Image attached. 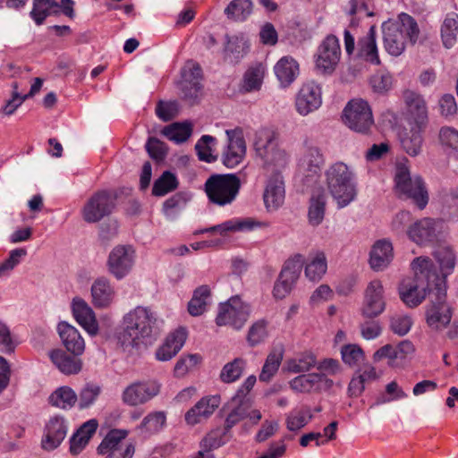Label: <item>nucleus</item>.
I'll list each match as a JSON object with an SVG mask.
<instances>
[{"mask_svg": "<svg viewBox=\"0 0 458 458\" xmlns=\"http://www.w3.org/2000/svg\"><path fill=\"white\" fill-rule=\"evenodd\" d=\"M156 315L147 307L138 306L124 315L122 329L117 335L118 344L124 349L140 344L141 339L153 335Z\"/></svg>", "mask_w": 458, "mask_h": 458, "instance_id": "nucleus-1", "label": "nucleus"}, {"mask_svg": "<svg viewBox=\"0 0 458 458\" xmlns=\"http://www.w3.org/2000/svg\"><path fill=\"white\" fill-rule=\"evenodd\" d=\"M326 185L339 208L352 202L357 196L355 173L345 163L338 161L325 172Z\"/></svg>", "mask_w": 458, "mask_h": 458, "instance_id": "nucleus-2", "label": "nucleus"}, {"mask_svg": "<svg viewBox=\"0 0 458 458\" xmlns=\"http://www.w3.org/2000/svg\"><path fill=\"white\" fill-rule=\"evenodd\" d=\"M382 30L384 47L393 56H399L403 53L407 38L411 45H414L420 36L417 21L405 13L399 15L397 21L384 22Z\"/></svg>", "mask_w": 458, "mask_h": 458, "instance_id": "nucleus-3", "label": "nucleus"}, {"mask_svg": "<svg viewBox=\"0 0 458 458\" xmlns=\"http://www.w3.org/2000/svg\"><path fill=\"white\" fill-rule=\"evenodd\" d=\"M241 180L235 174H212L205 182L210 202L218 206L231 204L239 194Z\"/></svg>", "mask_w": 458, "mask_h": 458, "instance_id": "nucleus-4", "label": "nucleus"}, {"mask_svg": "<svg viewBox=\"0 0 458 458\" xmlns=\"http://www.w3.org/2000/svg\"><path fill=\"white\" fill-rule=\"evenodd\" d=\"M397 193L405 199H411L420 209H423L428 202V194L420 176H411L405 163H398L394 175Z\"/></svg>", "mask_w": 458, "mask_h": 458, "instance_id": "nucleus-5", "label": "nucleus"}, {"mask_svg": "<svg viewBox=\"0 0 458 458\" xmlns=\"http://www.w3.org/2000/svg\"><path fill=\"white\" fill-rule=\"evenodd\" d=\"M428 297L429 303L425 311L426 323L432 331H443L451 323L453 316V309L446 302V291L436 286L428 292Z\"/></svg>", "mask_w": 458, "mask_h": 458, "instance_id": "nucleus-6", "label": "nucleus"}, {"mask_svg": "<svg viewBox=\"0 0 458 458\" xmlns=\"http://www.w3.org/2000/svg\"><path fill=\"white\" fill-rule=\"evenodd\" d=\"M343 121L351 130L367 134L374 124L370 106L363 99H352L343 111Z\"/></svg>", "mask_w": 458, "mask_h": 458, "instance_id": "nucleus-7", "label": "nucleus"}, {"mask_svg": "<svg viewBox=\"0 0 458 458\" xmlns=\"http://www.w3.org/2000/svg\"><path fill=\"white\" fill-rule=\"evenodd\" d=\"M305 263L301 254H295L288 259L275 283L273 295L276 299L285 298L294 287Z\"/></svg>", "mask_w": 458, "mask_h": 458, "instance_id": "nucleus-8", "label": "nucleus"}, {"mask_svg": "<svg viewBox=\"0 0 458 458\" xmlns=\"http://www.w3.org/2000/svg\"><path fill=\"white\" fill-rule=\"evenodd\" d=\"M250 314V306L238 296H234L227 302L220 304L216 323L217 326L229 325L235 329H241L248 320Z\"/></svg>", "mask_w": 458, "mask_h": 458, "instance_id": "nucleus-9", "label": "nucleus"}, {"mask_svg": "<svg viewBox=\"0 0 458 458\" xmlns=\"http://www.w3.org/2000/svg\"><path fill=\"white\" fill-rule=\"evenodd\" d=\"M135 262V251L130 245H117L109 253L107 271L117 280H122L131 271Z\"/></svg>", "mask_w": 458, "mask_h": 458, "instance_id": "nucleus-10", "label": "nucleus"}, {"mask_svg": "<svg viewBox=\"0 0 458 458\" xmlns=\"http://www.w3.org/2000/svg\"><path fill=\"white\" fill-rule=\"evenodd\" d=\"M115 197L107 191L92 195L82 208V217L87 223H97L109 216L114 208Z\"/></svg>", "mask_w": 458, "mask_h": 458, "instance_id": "nucleus-11", "label": "nucleus"}, {"mask_svg": "<svg viewBox=\"0 0 458 458\" xmlns=\"http://www.w3.org/2000/svg\"><path fill=\"white\" fill-rule=\"evenodd\" d=\"M442 229V221L430 217L421 218L413 223L407 234L411 241L420 246L434 244L438 241Z\"/></svg>", "mask_w": 458, "mask_h": 458, "instance_id": "nucleus-12", "label": "nucleus"}, {"mask_svg": "<svg viewBox=\"0 0 458 458\" xmlns=\"http://www.w3.org/2000/svg\"><path fill=\"white\" fill-rule=\"evenodd\" d=\"M128 436L125 429H111L103 438L98 447L99 454H108L106 458H132L135 453V446L132 443L125 445L122 450V441Z\"/></svg>", "mask_w": 458, "mask_h": 458, "instance_id": "nucleus-13", "label": "nucleus"}, {"mask_svg": "<svg viewBox=\"0 0 458 458\" xmlns=\"http://www.w3.org/2000/svg\"><path fill=\"white\" fill-rule=\"evenodd\" d=\"M159 392L160 384L157 381H136L124 388L122 401L128 406H138L148 403Z\"/></svg>", "mask_w": 458, "mask_h": 458, "instance_id": "nucleus-14", "label": "nucleus"}, {"mask_svg": "<svg viewBox=\"0 0 458 458\" xmlns=\"http://www.w3.org/2000/svg\"><path fill=\"white\" fill-rule=\"evenodd\" d=\"M228 143L222 154V162L227 168H234L243 160L246 154V143L242 130L236 128L226 130Z\"/></svg>", "mask_w": 458, "mask_h": 458, "instance_id": "nucleus-15", "label": "nucleus"}, {"mask_svg": "<svg viewBox=\"0 0 458 458\" xmlns=\"http://www.w3.org/2000/svg\"><path fill=\"white\" fill-rule=\"evenodd\" d=\"M386 309L383 297V285L380 281H371L366 288L362 307L360 309L363 318H375Z\"/></svg>", "mask_w": 458, "mask_h": 458, "instance_id": "nucleus-16", "label": "nucleus"}, {"mask_svg": "<svg viewBox=\"0 0 458 458\" xmlns=\"http://www.w3.org/2000/svg\"><path fill=\"white\" fill-rule=\"evenodd\" d=\"M334 382L325 373H309L295 377L290 381V387L298 393L327 391Z\"/></svg>", "mask_w": 458, "mask_h": 458, "instance_id": "nucleus-17", "label": "nucleus"}, {"mask_svg": "<svg viewBox=\"0 0 458 458\" xmlns=\"http://www.w3.org/2000/svg\"><path fill=\"white\" fill-rule=\"evenodd\" d=\"M340 55L341 51L338 38L334 35H329L318 47L316 65L324 72H331L338 64Z\"/></svg>", "mask_w": 458, "mask_h": 458, "instance_id": "nucleus-18", "label": "nucleus"}, {"mask_svg": "<svg viewBox=\"0 0 458 458\" xmlns=\"http://www.w3.org/2000/svg\"><path fill=\"white\" fill-rule=\"evenodd\" d=\"M322 103L321 89L314 81H310L302 85L296 97V109L301 115L317 110Z\"/></svg>", "mask_w": 458, "mask_h": 458, "instance_id": "nucleus-19", "label": "nucleus"}, {"mask_svg": "<svg viewBox=\"0 0 458 458\" xmlns=\"http://www.w3.org/2000/svg\"><path fill=\"white\" fill-rule=\"evenodd\" d=\"M268 223L259 221L252 217L233 218L222 224L206 228L201 233L217 232L221 235H226L228 233L250 232L256 228L268 227Z\"/></svg>", "mask_w": 458, "mask_h": 458, "instance_id": "nucleus-20", "label": "nucleus"}, {"mask_svg": "<svg viewBox=\"0 0 458 458\" xmlns=\"http://www.w3.org/2000/svg\"><path fill=\"white\" fill-rule=\"evenodd\" d=\"M67 434L65 420L60 417L52 418L46 426L45 435L41 440V447L46 451L57 448Z\"/></svg>", "mask_w": 458, "mask_h": 458, "instance_id": "nucleus-21", "label": "nucleus"}, {"mask_svg": "<svg viewBox=\"0 0 458 458\" xmlns=\"http://www.w3.org/2000/svg\"><path fill=\"white\" fill-rule=\"evenodd\" d=\"M187 339V331L180 327L167 335L164 344L156 352L158 360L167 361L174 358L183 346Z\"/></svg>", "mask_w": 458, "mask_h": 458, "instance_id": "nucleus-22", "label": "nucleus"}, {"mask_svg": "<svg viewBox=\"0 0 458 458\" xmlns=\"http://www.w3.org/2000/svg\"><path fill=\"white\" fill-rule=\"evenodd\" d=\"M219 404L220 397L218 395L203 397L186 412V422L191 425H195L201 422L203 420H207L214 413Z\"/></svg>", "mask_w": 458, "mask_h": 458, "instance_id": "nucleus-23", "label": "nucleus"}, {"mask_svg": "<svg viewBox=\"0 0 458 458\" xmlns=\"http://www.w3.org/2000/svg\"><path fill=\"white\" fill-rule=\"evenodd\" d=\"M72 314L76 321L90 335H96L98 325L92 309L81 298L72 301Z\"/></svg>", "mask_w": 458, "mask_h": 458, "instance_id": "nucleus-24", "label": "nucleus"}, {"mask_svg": "<svg viewBox=\"0 0 458 458\" xmlns=\"http://www.w3.org/2000/svg\"><path fill=\"white\" fill-rule=\"evenodd\" d=\"M57 330L68 352L75 356H79L84 352V340L74 327L63 321L58 324Z\"/></svg>", "mask_w": 458, "mask_h": 458, "instance_id": "nucleus-25", "label": "nucleus"}, {"mask_svg": "<svg viewBox=\"0 0 458 458\" xmlns=\"http://www.w3.org/2000/svg\"><path fill=\"white\" fill-rule=\"evenodd\" d=\"M267 209H276L284 200V183L280 174H274L268 180L264 195Z\"/></svg>", "mask_w": 458, "mask_h": 458, "instance_id": "nucleus-26", "label": "nucleus"}, {"mask_svg": "<svg viewBox=\"0 0 458 458\" xmlns=\"http://www.w3.org/2000/svg\"><path fill=\"white\" fill-rule=\"evenodd\" d=\"M92 303L97 308L108 307L114 297V289L105 276L97 278L91 285Z\"/></svg>", "mask_w": 458, "mask_h": 458, "instance_id": "nucleus-27", "label": "nucleus"}, {"mask_svg": "<svg viewBox=\"0 0 458 458\" xmlns=\"http://www.w3.org/2000/svg\"><path fill=\"white\" fill-rule=\"evenodd\" d=\"M394 257L393 246L389 241L379 240L372 247L369 264L373 270L380 271L388 267Z\"/></svg>", "mask_w": 458, "mask_h": 458, "instance_id": "nucleus-28", "label": "nucleus"}, {"mask_svg": "<svg viewBox=\"0 0 458 458\" xmlns=\"http://www.w3.org/2000/svg\"><path fill=\"white\" fill-rule=\"evenodd\" d=\"M274 71L281 86L288 87L299 75V64L291 56H284L276 63Z\"/></svg>", "mask_w": 458, "mask_h": 458, "instance_id": "nucleus-29", "label": "nucleus"}, {"mask_svg": "<svg viewBox=\"0 0 458 458\" xmlns=\"http://www.w3.org/2000/svg\"><path fill=\"white\" fill-rule=\"evenodd\" d=\"M49 358L55 367L65 375L78 374L82 369L81 359L67 354L63 350H53Z\"/></svg>", "mask_w": 458, "mask_h": 458, "instance_id": "nucleus-30", "label": "nucleus"}, {"mask_svg": "<svg viewBox=\"0 0 458 458\" xmlns=\"http://www.w3.org/2000/svg\"><path fill=\"white\" fill-rule=\"evenodd\" d=\"M98 428L96 420H90L83 423L79 429L72 436L70 439V452L77 455L86 447L89 439Z\"/></svg>", "mask_w": 458, "mask_h": 458, "instance_id": "nucleus-31", "label": "nucleus"}, {"mask_svg": "<svg viewBox=\"0 0 458 458\" xmlns=\"http://www.w3.org/2000/svg\"><path fill=\"white\" fill-rule=\"evenodd\" d=\"M358 55L360 57L373 64H379L377 41H376V26L372 25L367 35L360 38L358 41Z\"/></svg>", "mask_w": 458, "mask_h": 458, "instance_id": "nucleus-32", "label": "nucleus"}, {"mask_svg": "<svg viewBox=\"0 0 458 458\" xmlns=\"http://www.w3.org/2000/svg\"><path fill=\"white\" fill-rule=\"evenodd\" d=\"M403 149L411 157H416L421 152L423 138L420 125L404 130L399 134Z\"/></svg>", "mask_w": 458, "mask_h": 458, "instance_id": "nucleus-33", "label": "nucleus"}, {"mask_svg": "<svg viewBox=\"0 0 458 458\" xmlns=\"http://www.w3.org/2000/svg\"><path fill=\"white\" fill-rule=\"evenodd\" d=\"M404 100L416 125L423 123L428 117L427 106L423 98L416 92L407 90L404 92Z\"/></svg>", "mask_w": 458, "mask_h": 458, "instance_id": "nucleus-34", "label": "nucleus"}, {"mask_svg": "<svg viewBox=\"0 0 458 458\" xmlns=\"http://www.w3.org/2000/svg\"><path fill=\"white\" fill-rule=\"evenodd\" d=\"M399 293L401 300L410 308L420 305L427 295L426 287L415 282L403 283Z\"/></svg>", "mask_w": 458, "mask_h": 458, "instance_id": "nucleus-35", "label": "nucleus"}, {"mask_svg": "<svg viewBox=\"0 0 458 458\" xmlns=\"http://www.w3.org/2000/svg\"><path fill=\"white\" fill-rule=\"evenodd\" d=\"M253 12L251 0H232L225 7L224 13L227 19L236 21H245Z\"/></svg>", "mask_w": 458, "mask_h": 458, "instance_id": "nucleus-36", "label": "nucleus"}, {"mask_svg": "<svg viewBox=\"0 0 458 458\" xmlns=\"http://www.w3.org/2000/svg\"><path fill=\"white\" fill-rule=\"evenodd\" d=\"M60 13V4L55 0H33L30 17L37 25H41L46 18Z\"/></svg>", "mask_w": 458, "mask_h": 458, "instance_id": "nucleus-37", "label": "nucleus"}, {"mask_svg": "<svg viewBox=\"0 0 458 458\" xmlns=\"http://www.w3.org/2000/svg\"><path fill=\"white\" fill-rule=\"evenodd\" d=\"M327 269V258L324 252L318 251L309 258L305 266V276L313 282L319 281Z\"/></svg>", "mask_w": 458, "mask_h": 458, "instance_id": "nucleus-38", "label": "nucleus"}, {"mask_svg": "<svg viewBox=\"0 0 458 458\" xmlns=\"http://www.w3.org/2000/svg\"><path fill=\"white\" fill-rule=\"evenodd\" d=\"M434 258L440 267L443 276H446L454 272L456 265V255L451 246H438L433 252Z\"/></svg>", "mask_w": 458, "mask_h": 458, "instance_id": "nucleus-39", "label": "nucleus"}, {"mask_svg": "<svg viewBox=\"0 0 458 458\" xmlns=\"http://www.w3.org/2000/svg\"><path fill=\"white\" fill-rule=\"evenodd\" d=\"M458 36V14L455 13H447L441 25V38L446 48L453 47Z\"/></svg>", "mask_w": 458, "mask_h": 458, "instance_id": "nucleus-40", "label": "nucleus"}, {"mask_svg": "<svg viewBox=\"0 0 458 458\" xmlns=\"http://www.w3.org/2000/svg\"><path fill=\"white\" fill-rule=\"evenodd\" d=\"M276 134L268 128H262L256 132L254 148L261 158H267L271 150L276 148Z\"/></svg>", "mask_w": 458, "mask_h": 458, "instance_id": "nucleus-41", "label": "nucleus"}, {"mask_svg": "<svg viewBox=\"0 0 458 458\" xmlns=\"http://www.w3.org/2000/svg\"><path fill=\"white\" fill-rule=\"evenodd\" d=\"M265 67L261 64L250 66L244 73L242 89L245 92L259 90L263 83Z\"/></svg>", "mask_w": 458, "mask_h": 458, "instance_id": "nucleus-42", "label": "nucleus"}, {"mask_svg": "<svg viewBox=\"0 0 458 458\" xmlns=\"http://www.w3.org/2000/svg\"><path fill=\"white\" fill-rule=\"evenodd\" d=\"M327 196L322 190L314 192L310 198L309 221L312 225H318L324 219Z\"/></svg>", "mask_w": 458, "mask_h": 458, "instance_id": "nucleus-43", "label": "nucleus"}, {"mask_svg": "<svg viewBox=\"0 0 458 458\" xmlns=\"http://www.w3.org/2000/svg\"><path fill=\"white\" fill-rule=\"evenodd\" d=\"M162 135L175 143H182L186 141L192 133V126L191 123H174L165 126L161 131Z\"/></svg>", "mask_w": 458, "mask_h": 458, "instance_id": "nucleus-44", "label": "nucleus"}, {"mask_svg": "<svg viewBox=\"0 0 458 458\" xmlns=\"http://www.w3.org/2000/svg\"><path fill=\"white\" fill-rule=\"evenodd\" d=\"M302 165L307 172V177L318 176L324 163L323 155L317 147H309L302 158Z\"/></svg>", "mask_w": 458, "mask_h": 458, "instance_id": "nucleus-45", "label": "nucleus"}, {"mask_svg": "<svg viewBox=\"0 0 458 458\" xmlns=\"http://www.w3.org/2000/svg\"><path fill=\"white\" fill-rule=\"evenodd\" d=\"M77 400V394L69 386H61L49 396V403L53 406L62 409H70L73 407Z\"/></svg>", "mask_w": 458, "mask_h": 458, "instance_id": "nucleus-46", "label": "nucleus"}, {"mask_svg": "<svg viewBox=\"0 0 458 458\" xmlns=\"http://www.w3.org/2000/svg\"><path fill=\"white\" fill-rule=\"evenodd\" d=\"M179 182L174 174L165 171L155 182L152 188V194L162 197L177 189Z\"/></svg>", "mask_w": 458, "mask_h": 458, "instance_id": "nucleus-47", "label": "nucleus"}, {"mask_svg": "<svg viewBox=\"0 0 458 458\" xmlns=\"http://www.w3.org/2000/svg\"><path fill=\"white\" fill-rule=\"evenodd\" d=\"M283 360V351L274 349L267 357L262 370L259 374V380L268 382L277 372Z\"/></svg>", "mask_w": 458, "mask_h": 458, "instance_id": "nucleus-48", "label": "nucleus"}, {"mask_svg": "<svg viewBox=\"0 0 458 458\" xmlns=\"http://www.w3.org/2000/svg\"><path fill=\"white\" fill-rule=\"evenodd\" d=\"M210 296V289L208 285H201L198 287L194 293L191 300L188 304V311L191 316L201 315L207 306V301Z\"/></svg>", "mask_w": 458, "mask_h": 458, "instance_id": "nucleus-49", "label": "nucleus"}, {"mask_svg": "<svg viewBox=\"0 0 458 458\" xmlns=\"http://www.w3.org/2000/svg\"><path fill=\"white\" fill-rule=\"evenodd\" d=\"M248 52L246 43L237 37H227L225 47V57L230 63H238Z\"/></svg>", "mask_w": 458, "mask_h": 458, "instance_id": "nucleus-50", "label": "nucleus"}, {"mask_svg": "<svg viewBox=\"0 0 458 458\" xmlns=\"http://www.w3.org/2000/svg\"><path fill=\"white\" fill-rule=\"evenodd\" d=\"M439 140L445 152L454 158H458V131L445 127L440 130Z\"/></svg>", "mask_w": 458, "mask_h": 458, "instance_id": "nucleus-51", "label": "nucleus"}, {"mask_svg": "<svg viewBox=\"0 0 458 458\" xmlns=\"http://www.w3.org/2000/svg\"><path fill=\"white\" fill-rule=\"evenodd\" d=\"M246 361L242 358H235L227 362L222 369L219 378L222 382L230 384L238 380L242 375Z\"/></svg>", "mask_w": 458, "mask_h": 458, "instance_id": "nucleus-52", "label": "nucleus"}, {"mask_svg": "<svg viewBox=\"0 0 458 458\" xmlns=\"http://www.w3.org/2000/svg\"><path fill=\"white\" fill-rule=\"evenodd\" d=\"M232 405L234 404L227 414L225 421V428L230 432L231 428L237 425L240 421L244 420L248 415V410L250 409V405L247 402L231 401Z\"/></svg>", "mask_w": 458, "mask_h": 458, "instance_id": "nucleus-53", "label": "nucleus"}, {"mask_svg": "<svg viewBox=\"0 0 458 458\" xmlns=\"http://www.w3.org/2000/svg\"><path fill=\"white\" fill-rule=\"evenodd\" d=\"M317 368V358L311 352L301 353L295 359L288 361V370L293 373H302Z\"/></svg>", "mask_w": 458, "mask_h": 458, "instance_id": "nucleus-54", "label": "nucleus"}, {"mask_svg": "<svg viewBox=\"0 0 458 458\" xmlns=\"http://www.w3.org/2000/svg\"><path fill=\"white\" fill-rule=\"evenodd\" d=\"M229 432L225 428H217L211 430L202 440L201 447L206 450L217 449L225 445L230 438Z\"/></svg>", "mask_w": 458, "mask_h": 458, "instance_id": "nucleus-55", "label": "nucleus"}, {"mask_svg": "<svg viewBox=\"0 0 458 458\" xmlns=\"http://www.w3.org/2000/svg\"><path fill=\"white\" fill-rule=\"evenodd\" d=\"M179 88L182 98L187 104L193 106L199 103L202 89V85L199 81L188 82V81H181Z\"/></svg>", "mask_w": 458, "mask_h": 458, "instance_id": "nucleus-56", "label": "nucleus"}, {"mask_svg": "<svg viewBox=\"0 0 458 458\" xmlns=\"http://www.w3.org/2000/svg\"><path fill=\"white\" fill-rule=\"evenodd\" d=\"M165 420L164 411L149 413L141 421L140 428L149 434L157 433L164 427Z\"/></svg>", "mask_w": 458, "mask_h": 458, "instance_id": "nucleus-57", "label": "nucleus"}, {"mask_svg": "<svg viewBox=\"0 0 458 458\" xmlns=\"http://www.w3.org/2000/svg\"><path fill=\"white\" fill-rule=\"evenodd\" d=\"M267 322L264 319H259L251 325L247 335V342L250 346H257L266 340L267 337Z\"/></svg>", "mask_w": 458, "mask_h": 458, "instance_id": "nucleus-58", "label": "nucleus"}, {"mask_svg": "<svg viewBox=\"0 0 458 458\" xmlns=\"http://www.w3.org/2000/svg\"><path fill=\"white\" fill-rule=\"evenodd\" d=\"M215 141L216 139L210 135L201 136L195 145V149L199 160L213 163L217 159L216 156L212 155L211 148L208 146Z\"/></svg>", "mask_w": 458, "mask_h": 458, "instance_id": "nucleus-59", "label": "nucleus"}, {"mask_svg": "<svg viewBox=\"0 0 458 458\" xmlns=\"http://www.w3.org/2000/svg\"><path fill=\"white\" fill-rule=\"evenodd\" d=\"M343 361L350 367L358 365L364 359V352L358 344H345L341 349Z\"/></svg>", "mask_w": 458, "mask_h": 458, "instance_id": "nucleus-60", "label": "nucleus"}, {"mask_svg": "<svg viewBox=\"0 0 458 458\" xmlns=\"http://www.w3.org/2000/svg\"><path fill=\"white\" fill-rule=\"evenodd\" d=\"M411 326L412 319L408 315L396 314L390 318L391 330L400 336H403L408 334Z\"/></svg>", "mask_w": 458, "mask_h": 458, "instance_id": "nucleus-61", "label": "nucleus"}, {"mask_svg": "<svg viewBox=\"0 0 458 458\" xmlns=\"http://www.w3.org/2000/svg\"><path fill=\"white\" fill-rule=\"evenodd\" d=\"M179 112V104L177 101H162L160 100L156 107V114L164 122L173 120Z\"/></svg>", "mask_w": 458, "mask_h": 458, "instance_id": "nucleus-62", "label": "nucleus"}, {"mask_svg": "<svg viewBox=\"0 0 458 458\" xmlns=\"http://www.w3.org/2000/svg\"><path fill=\"white\" fill-rule=\"evenodd\" d=\"M101 392L100 386L94 384H87L80 392L79 407L85 409L89 407Z\"/></svg>", "mask_w": 458, "mask_h": 458, "instance_id": "nucleus-63", "label": "nucleus"}, {"mask_svg": "<svg viewBox=\"0 0 458 458\" xmlns=\"http://www.w3.org/2000/svg\"><path fill=\"white\" fill-rule=\"evenodd\" d=\"M392 76L387 72H377L370 77L369 84L374 92L383 94L392 87Z\"/></svg>", "mask_w": 458, "mask_h": 458, "instance_id": "nucleus-64", "label": "nucleus"}]
</instances>
